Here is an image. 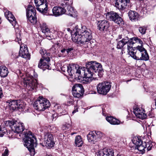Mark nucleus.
I'll list each match as a JSON object with an SVG mask.
<instances>
[{
  "label": "nucleus",
  "mask_w": 156,
  "mask_h": 156,
  "mask_svg": "<svg viewBox=\"0 0 156 156\" xmlns=\"http://www.w3.org/2000/svg\"><path fill=\"white\" fill-rule=\"evenodd\" d=\"M86 66V71L85 68L73 63L68 66H64L61 69L64 72L67 71L70 76H74L75 78H79V77H81L84 75L83 81H85L84 83H90L94 79V77L96 76L95 73H97V72L98 75L99 77L102 76L103 71L100 63L91 62L87 64Z\"/></svg>",
  "instance_id": "obj_1"
},
{
  "label": "nucleus",
  "mask_w": 156,
  "mask_h": 156,
  "mask_svg": "<svg viewBox=\"0 0 156 156\" xmlns=\"http://www.w3.org/2000/svg\"><path fill=\"white\" fill-rule=\"evenodd\" d=\"M142 41L137 37H134L129 41L125 37L119 41L117 48L121 49L123 47L126 49L129 55L137 60L147 61L149 56L146 50L142 46Z\"/></svg>",
  "instance_id": "obj_2"
},
{
  "label": "nucleus",
  "mask_w": 156,
  "mask_h": 156,
  "mask_svg": "<svg viewBox=\"0 0 156 156\" xmlns=\"http://www.w3.org/2000/svg\"><path fill=\"white\" fill-rule=\"evenodd\" d=\"M75 29V32L72 35V39L74 42L83 44L92 39L91 31L85 27L77 26Z\"/></svg>",
  "instance_id": "obj_3"
},
{
  "label": "nucleus",
  "mask_w": 156,
  "mask_h": 156,
  "mask_svg": "<svg viewBox=\"0 0 156 156\" xmlns=\"http://www.w3.org/2000/svg\"><path fill=\"white\" fill-rule=\"evenodd\" d=\"M23 140L24 145L30 152L31 156H34L35 153L34 147L37 145L36 138L31 132L28 131L25 134Z\"/></svg>",
  "instance_id": "obj_4"
},
{
  "label": "nucleus",
  "mask_w": 156,
  "mask_h": 156,
  "mask_svg": "<svg viewBox=\"0 0 156 156\" xmlns=\"http://www.w3.org/2000/svg\"><path fill=\"white\" fill-rule=\"evenodd\" d=\"M20 76L23 79L24 86L29 91L35 92L37 86V81L33 78L32 76L28 73L25 75V77H23V75H20Z\"/></svg>",
  "instance_id": "obj_5"
},
{
  "label": "nucleus",
  "mask_w": 156,
  "mask_h": 156,
  "mask_svg": "<svg viewBox=\"0 0 156 156\" xmlns=\"http://www.w3.org/2000/svg\"><path fill=\"white\" fill-rule=\"evenodd\" d=\"M16 36V37L15 39V41L17 42L20 45V48L19 51V55L22 58L28 59H30V54L27 50V45L22 43L21 33H17Z\"/></svg>",
  "instance_id": "obj_6"
},
{
  "label": "nucleus",
  "mask_w": 156,
  "mask_h": 156,
  "mask_svg": "<svg viewBox=\"0 0 156 156\" xmlns=\"http://www.w3.org/2000/svg\"><path fill=\"white\" fill-rule=\"evenodd\" d=\"M40 52L42 56V58L40 60L38 67L43 70H45L46 69H51V68L50 66L49 63L50 61L49 54L43 50H41Z\"/></svg>",
  "instance_id": "obj_7"
},
{
  "label": "nucleus",
  "mask_w": 156,
  "mask_h": 156,
  "mask_svg": "<svg viewBox=\"0 0 156 156\" xmlns=\"http://www.w3.org/2000/svg\"><path fill=\"white\" fill-rule=\"evenodd\" d=\"M33 105L36 110L43 111L49 107L50 104L48 100L42 97H40L34 103Z\"/></svg>",
  "instance_id": "obj_8"
},
{
  "label": "nucleus",
  "mask_w": 156,
  "mask_h": 156,
  "mask_svg": "<svg viewBox=\"0 0 156 156\" xmlns=\"http://www.w3.org/2000/svg\"><path fill=\"white\" fill-rule=\"evenodd\" d=\"M27 18L29 22L33 24H35L37 21L36 16V11L33 6L29 5L26 10Z\"/></svg>",
  "instance_id": "obj_9"
},
{
  "label": "nucleus",
  "mask_w": 156,
  "mask_h": 156,
  "mask_svg": "<svg viewBox=\"0 0 156 156\" xmlns=\"http://www.w3.org/2000/svg\"><path fill=\"white\" fill-rule=\"evenodd\" d=\"M111 86L109 82H103L99 83L97 86L98 92L100 94L106 95L109 91Z\"/></svg>",
  "instance_id": "obj_10"
},
{
  "label": "nucleus",
  "mask_w": 156,
  "mask_h": 156,
  "mask_svg": "<svg viewBox=\"0 0 156 156\" xmlns=\"http://www.w3.org/2000/svg\"><path fill=\"white\" fill-rule=\"evenodd\" d=\"M106 17L107 20L113 21L118 24L121 23L122 21V19L117 13L114 12H108L106 14Z\"/></svg>",
  "instance_id": "obj_11"
},
{
  "label": "nucleus",
  "mask_w": 156,
  "mask_h": 156,
  "mask_svg": "<svg viewBox=\"0 0 156 156\" xmlns=\"http://www.w3.org/2000/svg\"><path fill=\"white\" fill-rule=\"evenodd\" d=\"M7 103H9V107L11 111L17 110L22 111L23 105L18 101L10 100L8 101Z\"/></svg>",
  "instance_id": "obj_12"
},
{
  "label": "nucleus",
  "mask_w": 156,
  "mask_h": 156,
  "mask_svg": "<svg viewBox=\"0 0 156 156\" xmlns=\"http://www.w3.org/2000/svg\"><path fill=\"white\" fill-rule=\"evenodd\" d=\"M64 4L61 3L62 7H54L52 9V12L53 15L55 16H59L65 14L66 11L65 6Z\"/></svg>",
  "instance_id": "obj_13"
},
{
  "label": "nucleus",
  "mask_w": 156,
  "mask_h": 156,
  "mask_svg": "<svg viewBox=\"0 0 156 156\" xmlns=\"http://www.w3.org/2000/svg\"><path fill=\"white\" fill-rule=\"evenodd\" d=\"M52 135L49 133H46L44 134V141L46 146L48 148H51L54 146L55 142L53 140Z\"/></svg>",
  "instance_id": "obj_14"
},
{
  "label": "nucleus",
  "mask_w": 156,
  "mask_h": 156,
  "mask_svg": "<svg viewBox=\"0 0 156 156\" xmlns=\"http://www.w3.org/2000/svg\"><path fill=\"white\" fill-rule=\"evenodd\" d=\"M130 0H115V6L118 9L123 10L129 4Z\"/></svg>",
  "instance_id": "obj_15"
},
{
  "label": "nucleus",
  "mask_w": 156,
  "mask_h": 156,
  "mask_svg": "<svg viewBox=\"0 0 156 156\" xmlns=\"http://www.w3.org/2000/svg\"><path fill=\"white\" fill-rule=\"evenodd\" d=\"M24 129L23 123L19 121H15L14 125L12 127V130L14 132L17 133H22Z\"/></svg>",
  "instance_id": "obj_16"
},
{
  "label": "nucleus",
  "mask_w": 156,
  "mask_h": 156,
  "mask_svg": "<svg viewBox=\"0 0 156 156\" xmlns=\"http://www.w3.org/2000/svg\"><path fill=\"white\" fill-rule=\"evenodd\" d=\"M98 28L101 31H106L109 27V22L106 20H103L98 21Z\"/></svg>",
  "instance_id": "obj_17"
},
{
  "label": "nucleus",
  "mask_w": 156,
  "mask_h": 156,
  "mask_svg": "<svg viewBox=\"0 0 156 156\" xmlns=\"http://www.w3.org/2000/svg\"><path fill=\"white\" fill-rule=\"evenodd\" d=\"M133 112L136 117L140 119H143L146 117V114L145 113V111L142 108H134Z\"/></svg>",
  "instance_id": "obj_18"
},
{
  "label": "nucleus",
  "mask_w": 156,
  "mask_h": 156,
  "mask_svg": "<svg viewBox=\"0 0 156 156\" xmlns=\"http://www.w3.org/2000/svg\"><path fill=\"white\" fill-rule=\"evenodd\" d=\"M97 156H114V151L112 149L104 148L99 151Z\"/></svg>",
  "instance_id": "obj_19"
},
{
  "label": "nucleus",
  "mask_w": 156,
  "mask_h": 156,
  "mask_svg": "<svg viewBox=\"0 0 156 156\" xmlns=\"http://www.w3.org/2000/svg\"><path fill=\"white\" fill-rule=\"evenodd\" d=\"M4 14L6 18L9 21L12 23V25L14 27L16 26L17 23L16 21V19L14 16L13 15L12 12L8 10H6L4 12Z\"/></svg>",
  "instance_id": "obj_20"
},
{
  "label": "nucleus",
  "mask_w": 156,
  "mask_h": 156,
  "mask_svg": "<svg viewBox=\"0 0 156 156\" xmlns=\"http://www.w3.org/2000/svg\"><path fill=\"white\" fill-rule=\"evenodd\" d=\"M106 120L110 124L113 125H118L122 124L119 120L113 118L111 116H108L106 118Z\"/></svg>",
  "instance_id": "obj_21"
},
{
  "label": "nucleus",
  "mask_w": 156,
  "mask_h": 156,
  "mask_svg": "<svg viewBox=\"0 0 156 156\" xmlns=\"http://www.w3.org/2000/svg\"><path fill=\"white\" fill-rule=\"evenodd\" d=\"M38 11L41 13H45L48 10V5L46 2L42 3L41 5H39L36 6Z\"/></svg>",
  "instance_id": "obj_22"
},
{
  "label": "nucleus",
  "mask_w": 156,
  "mask_h": 156,
  "mask_svg": "<svg viewBox=\"0 0 156 156\" xmlns=\"http://www.w3.org/2000/svg\"><path fill=\"white\" fill-rule=\"evenodd\" d=\"M128 16L130 20L132 21H136L138 20L139 18V15L137 13L133 11H129L128 13Z\"/></svg>",
  "instance_id": "obj_23"
},
{
  "label": "nucleus",
  "mask_w": 156,
  "mask_h": 156,
  "mask_svg": "<svg viewBox=\"0 0 156 156\" xmlns=\"http://www.w3.org/2000/svg\"><path fill=\"white\" fill-rule=\"evenodd\" d=\"M40 27L42 32L46 34V37H51V35H49V34H51V32L50 31L49 29L47 27L45 23H43L40 25Z\"/></svg>",
  "instance_id": "obj_24"
},
{
  "label": "nucleus",
  "mask_w": 156,
  "mask_h": 156,
  "mask_svg": "<svg viewBox=\"0 0 156 156\" xmlns=\"http://www.w3.org/2000/svg\"><path fill=\"white\" fill-rule=\"evenodd\" d=\"M87 138L89 142H93V143L98 140L94 132H90L87 135Z\"/></svg>",
  "instance_id": "obj_25"
},
{
  "label": "nucleus",
  "mask_w": 156,
  "mask_h": 156,
  "mask_svg": "<svg viewBox=\"0 0 156 156\" xmlns=\"http://www.w3.org/2000/svg\"><path fill=\"white\" fill-rule=\"evenodd\" d=\"M8 71L7 68L5 66H0V76L2 77H5L8 75Z\"/></svg>",
  "instance_id": "obj_26"
},
{
  "label": "nucleus",
  "mask_w": 156,
  "mask_h": 156,
  "mask_svg": "<svg viewBox=\"0 0 156 156\" xmlns=\"http://www.w3.org/2000/svg\"><path fill=\"white\" fill-rule=\"evenodd\" d=\"M64 6H65L66 11L65 14L69 15L71 16H73V8L69 5H67L66 3H64Z\"/></svg>",
  "instance_id": "obj_27"
},
{
  "label": "nucleus",
  "mask_w": 156,
  "mask_h": 156,
  "mask_svg": "<svg viewBox=\"0 0 156 156\" xmlns=\"http://www.w3.org/2000/svg\"><path fill=\"white\" fill-rule=\"evenodd\" d=\"M72 91L79 92H84V90L82 85L81 84L77 83L75 84L73 87Z\"/></svg>",
  "instance_id": "obj_28"
},
{
  "label": "nucleus",
  "mask_w": 156,
  "mask_h": 156,
  "mask_svg": "<svg viewBox=\"0 0 156 156\" xmlns=\"http://www.w3.org/2000/svg\"><path fill=\"white\" fill-rule=\"evenodd\" d=\"M75 144L76 146L81 147L83 144L82 139L80 136H76L75 139Z\"/></svg>",
  "instance_id": "obj_29"
},
{
  "label": "nucleus",
  "mask_w": 156,
  "mask_h": 156,
  "mask_svg": "<svg viewBox=\"0 0 156 156\" xmlns=\"http://www.w3.org/2000/svg\"><path fill=\"white\" fill-rule=\"evenodd\" d=\"M132 142L133 144L136 146V147L143 143L141 139L138 137L134 138Z\"/></svg>",
  "instance_id": "obj_30"
},
{
  "label": "nucleus",
  "mask_w": 156,
  "mask_h": 156,
  "mask_svg": "<svg viewBox=\"0 0 156 156\" xmlns=\"http://www.w3.org/2000/svg\"><path fill=\"white\" fill-rule=\"evenodd\" d=\"M146 144V142H144L142 144L139 145L137 147V149L140 151L141 152L142 154L144 153L145 152V146Z\"/></svg>",
  "instance_id": "obj_31"
},
{
  "label": "nucleus",
  "mask_w": 156,
  "mask_h": 156,
  "mask_svg": "<svg viewBox=\"0 0 156 156\" xmlns=\"http://www.w3.org/2000/svg\"><path fill=\"white\" fill-rule=\"evenodd\" d=\"M84 92L80 91L79 92L73 91V95L74 97L79 98L82 96Z\"/></svg>",
  "instance_id": "obj_32"
},
{
  "label": "nucleus",
  "mask_w": 156,
  "mask_h": 156,
  "mask_svg": "<svg viewBox=\"0 0 156 156\" xmlns=\"http://www.w3.org/2000/svg\"><path fill=\"white\" fill-rule=\"evenodd\" d=\"M7 132V130L4 127L0 126V136H3Z\"/></svg>",
  "instance_id": "obj_33"
},
{
  "label": "nucleus",
  "mask_w": 156,
  "mask_h": 156,
  "mask_svg": "<svg viewBox=\"0 0 156 156\" xmlns=\"http://www.w3.org/2000/svg\"><path fill=\"white\" fill-rule=\"evenodd\" d=\"M147 28L145 26H142L139 27L138 30L141 34L143 35L145 34Z\"/></svg>",
  "instance_id": "obj_34"
},
{
  "label": "nucleus",
  "mask_w": 156,
  "mask_h": 156,
  "mask_svg": "<svg viewBox=\"0 0 156 156\" xmlns=\"http://www.w3.org/2000/svg\"><path fill=\"white\" fill-rule=\"evenodd\" d=\"M15 121H7L5 122V124L6 126H9L12 129V127L14 125Z\"/></svg>",
  "instance_id": "obj_35"
},
{
  "label": "nucleus",
  "mask_w": 156,
  "mask_h": 156,
  "mask_svg": "<svg viewBox=\"0 0 156 156\" xmlns=\"http://www.w3.org/2000/svg\"><path fill=\"white\" fill-rule=\"evenodd\" d=\"M145 149L147 148V151H148L151 149L152 147V145L151 144V141H149L147 143L146 142V144L145 145Z\"/></svg>",
  "instance_id": "obj_36"
},
{
  "label": "nucleus",
  "mask_w": 156,
  "mask_h": 156,
  "mask_svg": "<svg viewBox=\"0 0 156 156\" xmlns=\"http://www.w3.org/2000/svg\"><path fill=\"white\" fill-rule=\"evenodd\" d=\"M36 6H37L39 5H41L42 3L46 2V0H34Z\"/></svg>",
  "instance_id": "obj_37"
},
{
  "label": "nucleus",
  "mask_w": 156,
  "mask_h": 156,
  "mask_svg": "<svg viewBox=\"0 0 156 156\" xmlns=\"http://www.w3.org/2000/svg\"><path fill=\"white\" fill-rule=\"evenodd\" d=\"M72 50H73V49L72 48H69L67 49H64L61 50V52L62 53H65V55H68L69 53Z\"/></svg>",
  "instance_id": "obj_38"
},
{
  "label": "nucleus",
  "mask_w": 156,
  "mask_h": 156,
  "mask_svg": "<svg viewBox=\"0 0 156 156\" xmlns=\"http://www.w3.org/2000/svg\"><path fill=\"white\" fill-rule=\"evenodd\" d=\"M74 100L73 98L72 97H69L68 99V101L67 102V105H70L73 104Z\"/></svg>",
  "instance_id": "obj_39"
},
{
  "label": "nucleus",
  "mask_w": 156,
  "mask_h": 156,
  "mask_svg": "<svg viewBox=\"0 0 156 156\" xmlns=\"http://www.w3.org/2000/svg\"><path fill=\"white\" fill-rule=\"evenodd\" d=\"M94 133L96 136L97 139L98 138H100L102 136V133L100 131H97V132L95 131Z\"/></svg>",
  "instance_id": "obj_40"
},
{
  "label": "nucleus",
  "mask_w": 156,
  "mask_h": 156,
  "mask_svg": "<svg viewBox=\"0 0 156 156\" xmlns=\"http://www.w3.org/2000/svg\"><path fill=\"white\" fill-rule=\"evenodd\" d=\"M8 150L7 149H5L4 153L2 154V156H8Z\"/></svg>",
  "instance_id": "obj_41"
},
{
  "label": "nucleus",
  "mask_w": 156,
  "mask_h": 156,
  "mask_svg": "<svg viewBox=\"0 0 156 156\" xmlns=\"http://www.w3.org/2000/svg\"><path fill=\"white\" fill-rule=\"evenodd\" d=\"M78 107L77 106V105L75 106L74 110L73 112L72 113L73 114L74 113L78 112Z\"/></svg>",
  "instance_id": "obj_42"
},
{
  "label": "nucleus",
  "mask_w": 156,
  "mask_h": 156,
  "mask_svg": "<svg viewBox=\"0 0 156 156\" xmlns=\"http://www.w3.org/2000/svg\"><path fill=\"white\" fill-rule=\"evenodd\" d=\"M52 129V131L54 132H55L57 131V130L58 129V128L56 127H53Z\"/></svg>",
  "instance_id": "obj_43"
},
{
  "label": "nucleus",
  "mask_w": 156,
  "mask_h": 156,
  "mask_svg": "<svg viewBox=\"0 0 156 156\" xmlns=\"http://www.w3.org/2000/svg\"><path fill=\"white\" fill-rule=\"evenodd\" d=\"M56 48L55 47V46H53L52 48H51V50L53 51L54 52H55Z\"/></svg>",
  "instance_id": "obj_44"
},
{
  "label": "nucleus",
  "mask_w": 156,
  "mask_h": 156,
  "mask_svg": "<svg viewBox=\"0 0 156 156\" xmlns=\"http://www.w3.org/2000/svg\"><path fill=\"white\" fill-rule=\"evenodd\" d=\"M3 96V93L1 88L0 87V98H1Z\"/></svg>",
  "instance_id": "obj_45"
},
{
  "label": "nucleus",
  "mask_w": 156,
  "mask_h": 156,
  "mask_svg": "<svg viewBox=\"0 0 156 156\" xmlns=\"http://www.w3.org/2000/svg\"><path fill=\"white\" fill-rule=\"evenodd\" d=\"M105 107L106 106H104V107H103L102 108V113L103 115L105 116V114L104 113V112L105 111Z\"/></svg>",
  "instance_id": "obj_46"
},
{
  "label": "nucleus",
  "mask_w": 156,
  "mask_h": 156,
  "mask_svg": "<svg viewBox=\"0 0 156 156\" xmlns=\"http://www.w3.org/2000/svg\"><path fill=\"white\" fill-rule=\"evenodd\" d=\"M56 115L55 114H53V115H52V116H53V117L54 118V117H56Z\"/></svg>",
  "instance_id": "obj_47"
},
{
  "label": "nucleus",
  "mask_w": 156,
  "mask_h": 156,
  "mask_svg": "<svg viewBox=\"0 0 156 156\" xmlns=\"http://www.w3.org/2000/svg\"><path fill=\"white\" fill-rule=\"evenodd\" d=\"M2 20L1 18H0V24L1 23Z\"/></svg>",
  "instance_id": "obj_48"
},
{
  "label": "nucleus",
  "mask_w": 156,
  "mask_h": 156,
  "mask_svg": "<svg viewBox=\"0 0 156 156\" xmlns=\"http://www.w3.org/2000/svg\"><path fill=\"white\" fill-rule=\"evenodd\" d=\"M14 57V58H17V57H16V56Z\"/></svg>",
  "instance_id": "obj_49"
},
{
  "label": "nucleus",
  "mask_w": 156,
  "mask_h": 156,
  "mask_svg": "<svg viewBox=\"0 0 156 156\" xmlns=\"http://www.w3.org/2000/svg\"><path fill=\"white\" fill-rule=\"evenodd\" d=\"M89 0V1H90V2H91V1H92V0Z\"/></svg>",
  "instance_id": "obj_50"
},
{
  "label": "nucleus",
  "mask_w": 156,
  "mask_h": 156,
  "mask_svg": "<svg viewBox=\"0 0 156 156\" xmlns=\"http://www.w3.org/2000/svg\"><path fill=\"white\" fill-rule=\"evenodd\" d=\"M149 156H152V155H149Z\"/></svg>",
  "instance_id": "obj_51"
}]
</instances>
